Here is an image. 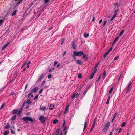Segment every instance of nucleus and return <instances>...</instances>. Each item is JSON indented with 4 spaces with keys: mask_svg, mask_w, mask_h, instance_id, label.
Listing matches in <instances>:
<instances>
[{
    "mask_svg": "<svg viewBox=\"0 0 135 135\" xmlns=\"http://www.w3.org/2000/svg\"><path fill=\"white\" fill-rule=\"evenodd\" d=\"M131 84L132 83L131 82L129 83L127 87L126 91V93H128V91H129L130 89L131 88V87H130V86Z\"/></svg>",
    "mask_w": 135,
    "mask_h": 135,
    "instance_id": "obj_8",
    "label": "nucleus"
},
{
    "mask_svg": "<svg viewBox=\"0 0 135 135\" xmlns=\"http://www.w3.org/2000/svg\"><path fill=\"white\" fill-rule=\"evenodd\" d=\"M65 40L64 39H63L62 41V42L61 43V45H62L64 42L65 41Z\"/></svg>",
    "mask_w": 135,
    "mask_h": 135,
    "instance_id": "obj_62",
    "label": "nucleus"
},
{
    "mask_svg": "<svg viewBox=\"0 0 135 135\" xmlns=\"http://www.w3.org/2000/svg\"><path fill=\"white\" fill-rule=\"evenodd\" d=\"M10 125L9 123H7L6 125L5 126L4 128L6 129H8L9 128Z\"/></svg>",
    "mask_w": 135,
    "mask_h": 135,
    "instance_id": "obj_18",
    "label": "nucleus"
},
{
    "mask_svg": "<svg viewBox=\"0 0 135 135\" xmlns=\"http://www.w3.org/2000/svg\"><path fill=\"white\" fill-rule=\"evenodd\" d=\"M109 52L107 51L105 52L103 56L105 59L107 55L108 54Z\"/></svg>",
    "mask_w": 135,
    "mask_h": 135,
    "instance_id": "obj_26",
    "label": "nucleus"
},
{
    "mask_svg": "<svg viewBox=\"0 0 135 135\" xmlns=\"http://www.w3.org/2000/svg\"><path fill=\"white\" fill-rule=\"evenodd\" d=\"M119 56H117L115 57L114 58V60L115 61L116 60H118L119 58Z\"/></svg>",
    "mask_w": 135,
    "mask_h": 135,
    "instance_id": "obj_37",
    "label": "nucleus"
},
{
    "mask_svg": "<svg viewBox=\"0 0 135 135\" xmlns=\"http://www.w3.org/2000/svg\"><path fill=\"white\" fill-rule=\"evenodd\" d=\"M112 47L110 48V49L108 51L109 53L110 52V51L112 50Z\"/></svg>",
    "mask_w": 135,
    "mask_h": 135,
    "instance_id": "obj_57",
    "label": "nucleus"
},
{
    "mask_svg": "<svg viewBox=\"0 0 135 135\" xmlns=\"http://www.w3.org/2000/svg\"><path fill=\"white\" fill-rule=\"evenodd\" d=\"M45 75L44 73L42 74L41 75L38 79V80L37 81V83L38 82H40L41 80L44 78Z\"/></svg>",
    "mask_w": 135,
    "mask_h": 135,
    "instance_id": "obj_7",
    "label": "nucleus"
},
{
    "mask_svg": "<svg viewBox=\"0 0 135 135\" xmlns=\"http://www.w3.org/2000/svg\"><path fill=\"white\" fill-rule=\"evenodd\" d=\"M47 118L45 117L41 116L40 117L39 120L41 121V123L44 124L45 123V120Z\"/></svg>",
    "mask_w": 135,
    "mask_h": 135,
    "instance_id": "obj_4",
    "label": "nucleus"
},
{
    "mask_svg": "<svg viewBox=\"0 0 135 135\" xmlns=\"http://www.w3.org/2000/svg\"><path fill=\"white\" fill-rule=\"evenodd\" d=\"M124 31V30H122L121 31V32H120V33H119V35H118V37H120L123 33Z\"/></svg>",
    "mask_w": 135,
    "mask_h": 135,
    "instance_id": "obj_23",
    "label": "nucleus"
},
{
    "mask_svg": "<svg viewBox=\"0 0 135 135\" xmlns=\"http://www.w3.org/2000/svg\"><path fill=\"white\" fill-rule=\"evenodd\" d=\"M84 85H85V83H83L82 85H80V87L79 89H81L82 88H83V87Z\"/></svg>",
    "mask_w": 135,
    "mask_h": 135,
    "instance_id": "obj_39",
    "label": "nucleus"
},
{
    "mask_svg": "<svg viewBox=\"0 0 135 135\" xmlns=\"http://www.w3.org/2000/svg\"><path fill=\"white\" fill-rule=\"evenodd\" d=\"M99 64V62H98L96 64V65L95 66L94 68V70H95V69H96L97 68V67H98Z\"/></svg>",
    "mask_w": 135,
    "mask_h": 135,
    "instance_id": "obj_46",
    "label": "nucleus"
},
{
    "mask_svg": "<svg viewBox=\"0 0 135 135\" xmlns=\"http://www.w3.org/2000/svg\"><path fill=\"white\" fill-rule=\"evenodd\" d=\"M22 0H19V1L17 3H16L15 6H14L13 8H15L16 6H17L18 5H19L20 4V2L22 1Z\"/></svg>",
    "mask_w": 135,
    "mask_h": 135,
    "instance_id": "obj_19",
    "label": "nucleus"
},
{
    "mask_svg": "<svg viewBox=\"0 0 135 135\" xmlns=\"http://www.w3.org/2000/svg\"><path fill=\"white\" fill-rule=\"evenodd\" d=\"M54 106V105H52V104H50L49 105L50 107L49 108V109L51 110H52Z\"/></svg>",
    "mask_w": 135,
    "mask_h": 135,
    "instance_id": "obj_15",
    "label": "nucleus"
},
{
    "mask_svg": "<svg viewBox=\"0 0 135 135\" xmlns=\"http://www.w3.org/2000/svg\"><path fill=\"white\" fill-rule=\"evenodd\" d=\"M84 59L85 60H87L88 59V57L86 56V54H84L83 52V54L82 55Z\"/></svg>",
    "mask_w": 135,
    "mask_h": 135,
    "instance_id": "obj_22",
    "label": "nucleus"
},
{
    "mask_svg": "<svg viewBox=\"0 0 135 135\" xmlns=\"http://www.w3.org/2000/svg\"><path fill=\"white\" fill-rule=\"evenodd\" d=\"M119 38V37L117 36L115 38V39L114 40V41H113V42L112 43V45H113L118 40V39Z\"/></svg>",
    "mask_w": 135,
    "mask_h": 135,
    "instance_id": "obj_16",
    "label": "nucleus"
},
{
    "mask_svg": "<svg viewBox=\"0 0 135 135\" xmlns=\"http://www.w3.org/2000/svg\"><path fill=\"white\" fill-rule=\"evenodd\" d=\"M117 114H118L117 112L115 113V114H114V115L113 117L115 118L116 117V116Z\"/></svg>",
    "mask_w": 135,
    "mask_h": 135,
    "instance_id": "obj_52",
    "label": "nucleus"
},
{
    "mask_svg": "<svg viewBox=\"0 0 135 135\" xmlns=\"http://www.w3.org/2000/svg\"><path fill=\"white\" fill-rule=\"evenodd\" d=\"M10 130L11 131V133L12 134H15V132L11 128Z\"/></svg>",
    "mask_w": 135,
    "mask_h": 135,
    "instance_id": "obj_35",
    "label": "nucleus"
},
{
    "mask_svg": "<svg viewBox=\"0 0 135 135\" xmlns=\"http://www.w3.org/2000/svg\"><path fill=\"white\" fill-rule=\"evenodd\" d=\"M22 120L27 123H28V121H31V122H33V120L32 118L27 117H23L22 118Z\"/></svg>",
    "mask_w": 135,
    "mask_h": 135,
    "instance_id": "obj_3",
    "label": "nucleus"
},
{
    "mask_svg": "<svg viewBox=\"0 0 135 135\" xmlns=\"http://www.w3.org/2000/svg\"><path fill=\"white\" fill-rule=\"evenodd\" d=\"M112 47L110 48V49L108 51L109 53L110 52V51L112 50Z\"/></svg>",
    "mask_w": 135,
    "mask_h": 135,
    "instance_id": "obj_55",
    "label": "nucleus"
},
{
    "mask_svg": "<svg viewBox=\"0 0 135 135\" xmlns=\"http://www.w3.org/2000/svg\"><path fill=\"white\" fill-rule=\"evenodd\" d=\"M94 75V74L93 73H92L91 75H90V76H89V79H91L93 78Z\"/></svg>",
    "mask_w": 135,
    "mask_h": 135,
    "instance_id": "obj_25",
    "label": "nucleus"
},
{
    "mask_svg": "<svg viewBox=\"0 0 135 135\" xmlns=\"http://www.w3.org/2000/svg\"><path fill=\"white\" fill-rule=\"evenodd\" d=\"M106 76V72L105 71H104L103 74V76H102V78H103V79H104L105 78V76Z\"/></svg>",
    "mask_w": 135,
    "mask_h": 135,
    "instance_id": "obj_31",
    "label": "nucleus"
},
{
    "mask_svg": "<svg viewBox=\"0 0 135 135\" xmlns=\"http://www.w3.org/2000/svg\"><path fill=\"white\" fill-rule=\"evenodd\" d=\"M58 122V120L55 119L53 121V123L54 124H56Z\"/></svg>",
    "mask_w": 135,
    "mask_h": 135,
    "instance_id": "obj_28",
    "label": "nucleus"
},
{
    "mask_svg": "<svg viewBox=\"0 0 135 135\" xmlns=\"http://www.w3.org/2000/svg\"><path fill=\"white\" fill-rule=\"evenodd\" d=\"M78 78H81L82 77V75L80 73H79L78 76Z\"/></svg>",
    "mask_w": 135,
    "mask_h": 135,
    "instance_id": "obj_38",
    "label": "nucleus"
},
{
    "mask_svg": "<svg viewBox=\"0 0 135 135\" xmlns=\"http://www.w3.org/2000/svg\"><path fill=\"white\" fill-rule=\"evenodd\" d=\"M126 123L125 122H124L122 124V125L121 127H124Z\"/></svg>",
    "mask_w": 135,
    "mask_h": 135,
    "instance_id": "obj_44",
    "label": "nucleus"
},
{
    "mask_svg": "<svg viewBox=\"0 0 135 135\" xmlns=\"http://www.w3.org/2000/svg\"><path fill=\"white\" fill-rule=\"evenodd\" d=\"M14 94H15L13 92H11L10 93V95H13Z\"/></svg>",
    "mask_w": 135,
    "mask_h": 135,
    "instance_id": "obj_64",
    "label": "nucleus"
},
{
    "mask_svg": "<svg viewBox=\"0 0 135 135\" xmlns=\"http://www.w3.org/2000/svg\"><path fill=\"white\" fill-rule=\"evenodd\" d=\"M76 63L80 65H81L83 64V61L79 60H78L76 61Z\"/></svg>",
    "mask_w": 135,
    "mask_h": 135,
    "instance_id": "obj_9",
    "label": "nucleus"
},
{
    "mask_svg": "<svg viewBox=\"0 0 135 135\" xmlns=\"http://www.w3.org/2000/svg\"><path fill=\"white\" fill-rule=\"evenodd\" d=\"M97 71V69H95V70L94 71H93L92 73H93L94 74H95V73L96 72V71Z\"/></svg>",
    "mask_w": 135,
    "mask_h": 135,
    "instance_id": "obj_63",
    "label": "nucleus"
},
{
    "mask_svg": "<svg viewBox=\"0 0 135 135\" xmlns=\"http://www.w3.org/2000/svg\"><path fill=\"white\" fill-rule=\"evenodd\" d=\"M47 109L46 108H45V107H43V106H40V110H43L44 111L45 110H46Z\"/></svg>",
    "mask_w": 135,
    "mask_h": 135,
    "instance_id": "obj_21",
    "label": "nucleus"
},
{
    "mask_svg": "<svg viewBox=\"0 0 135 135\" xmlns=\"http://www.w3.org/2000/svg\"><path fill=\"white\" fill-rule=\"evenodd\" d=\"M110 125V123L109 122V121H107L103 128V133L106 132Z\"/></svg>",
    "mask_w": 135,
    "mask_h": 135,
    "instance_id": "obj_2",
    "label": "nucleus"
},
{
    "mask_svg": "<svg viewBox=\"0 0 135 135\" xmlns=\"http://www.w3.org/2000/svg\"><path fill=\"white\" fill-rule=\"evenodd\" d=\"M38 95H36L34 98V100H36V99H37L38 98Z\"/></svg>",
    "mask_w": 135,
    "mask_h": 135,
    "instance_id": "obj_48",
    "label": "nucleus"
},
{
    "mask_svg": "<svg viewBox=\"0 0 135 135\" xmlns=\"http://www.w3.org/2000/svg\"><path fill=\"white\" fill-rule=\"evenodd\" d=\"M60 128H58L57 129L56 131V132L55 133L57 134H59V133L60 131Z\"/></svg>",
    "mask_w": 135,
    "mask_h": 135,
    "instance_id": "obj_30",
    "label": "nucleus"
},
{
    "mask_svg": "<svg viewBox=\"0 0 135 135\" xmlns=\"http://www.w3.org/2000/svg\"><path fill=\"white\" fill-rule=\"evenodd\" d=\"M5 103H4L0 107V110L2 109L4 107V105Z\"/></svg>",
    "mask_w": 135,
    "mask_h": 135,
    "instance_id": "obj_40",
    "label": "nucleus"
},
{
    "mask_svg": "<svg viewBox=\"0 0 135 135\" xmlns=\"http://www.w3.org/2000/svg\"><path fill=\"white\" fill-rule=\"evenodd\" d=\"M113 89V88L112 87L110 90L108 94H110L112 92V91Z\"/></svg>",
    "mask_w": 135,
    "mask_h": 135,
    "instance_id": "obj_34",
    "label": "nucleus"
},
{
    "mask_svg": "<svg viewBox=\"0 0 135 135\" xmlns=\"http://www.w3.org/2000/svg\"><path fill=\"white\" fill-rule=\"evenodd\" d=\"M69 108V107L68 106H67L65 109V111L64 112V114H65L67 113L68 112V109Z\"/></svg>",
    "mask_w": 135,
    "mask_h": 135,
    "instance_id": "obj_13",
    "label": "nucleus"
},
{
    "mask_svg": "<svg viewBox=\"0 0 135 135\" xmlns=\"http://www.w3.org/2000/svg\"><path fill=\"white\" fill-rule=\"evenodd\" d=\"M112 47L110 48V49L108 51L109 53L110 52V51L112 50Z\"/></svg>",
    "mask_w": 135,
    "mask_h": 135,
    "instance_id": "obj_53",
    "label": "nucleus"
},
{
    "mask_svg": "<svg viewBox=\"0 0 135 135\" xmlns=\"http://www.w3.org/2000/svg\"><path fill=\"white\" fill-rule=\"evenodd\" d=\"M122 128H121L119 130V131H118V133H120L122 131Z\"/></svg>",
    "mask_w": 135,
    "mask_h": 135,
    "instance_id": "obj_59",
    "label": "nucleus"
},
{
    "mask_svg": "<svg viewBox=\"0 0 135 135\" xmlns=\"http://www.w3.org/2000/svg\"><path fill=\"white\" fill-rule=\"evenodd\" d=\"M101 75H100L99 76V77L98 78V79H97V81H98L99 80L100 78H101Z\"/></svg>",
    "mask_w": 135,
    "mask_h": 135,
    "instance_id": "obj_58",
    "label": "nucleus"
},
{
    "mask_svg": "<svg viewBox=\"0 0 135 135\" xmlns=\"http://www.w3.org/2000/svg\"><path fill=\"white\" fill-rule=\"evenodd\" d=\"M65 120H63V126H62V127H63L64 126V125L65 124Z\"/></svg>",
    "mask_w": 135,
    "mask_h": 135,
    "instance_id": "obj_61",
    "label": "nucleus"
},
{
    "mask_svg": "<svg viewBox=\"0 0 135 135\" xmlns=\"http://www.w3.org/2000/svg\"><path fill=\"white\" fill-rule=\"evenodd\" d=\"M44 2L45 4L49 2V0H44Z\"/></svg>",
    "mask_w": 135,
    "mask_h": 135,
    "instance_id": "obj_50",
    "label": "nucleus"
},
{
    "mask_svg": "<svg viewBox=\"0 0 135 135\" xmlns=\"http://www.w3.org/2000/svg\"><path fill=\"white\" fill-rule=\"evenodd\" d=\"M115 118H114V117H113L112 120H111V122L112 123H113L114 122V120L115 119Z\"/></svg>",
    "mask_w": 135,
    "mask_h": 135,
    "instance_id": "obj_60",
    "label": "nucleus"
},
{
    "mask_svg": "<svg viewBox=\"0 0 135 135\" xmlns=\"http://www.w3.org/2000/svg\"><path fill=\"white\" fill-rule=\"evenodd\" d=\"M108 99H107V102L106 103V104H109V101H110V94H108Z\"/></svg>",
    "mask_w": 135,
    "mask_h": 135,
    "instance_id": "obj_14",
    "label": "nucleus"
},
{
    "mask_svg": "<svg viewBox=\"0 0 135 135\" xmlns=\"http://www.w3.org/2000/svg\"><path fill=\"white\" fill-rule=\"evenodd\" d=\"M112 47L110 48V49L108 51L109 53L110 52V51L112 50Z\"/></svg>",
    "mask_w": 135,
    "mask_h": 135,
    "instance_id": "obj_54",
    "label": "nucleus"
},
{
    "mask_svg": "<svg viewBox=\"0 0 135 135\" xmlns=\"http://www.w3.org/2000/svg\"><path fill=\"white\" fill-rule=\"evenodd\" d=\"M43 89H41L40 90H39V93H40V94H41V93L42 92V91H43Z\"/></svg>",
    "mask_w": 135,
    "mask_h": 135,
    "instance_id": "obj_47",
    "label": "nucleus"
},
{
    "mask_svg": "<svg viewBox=\"0 0 135 135\" xmlns=\"http://www.w3.org/2000/svg\"><path fill=\"white\" fill-rule=\"evenodd\" d=\"M18 110L17 109H15L13 110L12 111V114H16L17 113V112H18Z\"/></svg>",
    "mask_w": 135,
    "mask_h": 135,
    "instance_id": "obj_20",
    "label": "nucleus"
},
{
    "mask_svg": "<svg viewBox=\"0 0 135 135\" xmlns=\"http://www.w3.org/2000/svg\"><path fill=\"white\" fill-rule=\"evenodd\" d=\"M71 47L74 50L76 49L77 48V45L75 44V41L73 40L71 43Z\"/></svg>",
    "mask_w": 135,
    "mask_h": 135,
    "instance_id": "obj_6",
    "label": "nucleus"
},
{
    "mask_svg": "<svg viewBox=\"0 0 135 135\" xmlns=\"http://www.w3.org/2000/svg\"><path fill=\"white\" fill-rule=\"evenodd\" d=\"M76 94H74L73 95L71 96V98L72 99H73L76 96Z\"/></svg>",
    "mask_w": 135,
    "mask_h": 135,
    "instance_id": "obj_42",
    "label": "nucleus"
},
{
    "mask_svg": "<svg viewBox=\"0 0 135 135\" xmlns=\"http://www.w3.org/2000/svg\"><path fill=\"white\" fill-rule=\"evenodd\" d=\"M26 103L28 105L30 104L31 103V102L30 101V99L29 100L28 99V100H27V101L26 102Z\"/></svg>",
    "mask_w": 135,
    "mask_h": 135,
    "instance_id": "obj_36",
    "label": "nucleus"
},
{
    "mask_svg": "<svg viewBox=\"0 0 135 135\" xmlns=\"http://www.w3.org/2000/svg\"><path fill=\"white\" fill-rule=\"evenodd\" d=\"M117 15V13H115L114 15L112 17L111 19L110 20V23H112L113 22V21H112L115 17Z\"/></svg>",
    "mask_w": 135,
    "mask_h": 135,
    "instance_id": "obj_10",
    "label": "nucleus"
},
{
    "mask_svg": "<svg viewBox=\"0 0 135 135\" xmlns=\"http://www.w3.org/2000/svg\"><path fill=\"white\" fill-rule=\"evenodd\" d=\"M16 118V115H15L13 116L11 118V120H15Z\"/></svg>",
    "mask_w": 135,
    "mask_h": 135,
    "instance_id": "obj_27",
    "label": "nucleus"
},
{
    "mask_svg": "<svg viewBox=\"0 0 135 135\" xmlns=\"http://www.w3.org/2000/svg\"><path fill=\"white\" fill-rule=\"evenodd\" d=\"M3 20L1 19L0 20V26H1L3 23Z\"/></svg>",
    "mask_w": 135,
    "mask_h": 135,
    "instance_id": "obj_41",
    "label": "nucleus"
},
{
    "mask_svg": "<svg viewBox=\"0 0 135 135\" xmlns=\"http://www.w3.org/2000/svg\"><path fill=\"white\" fill-rule=\"evenodd\" d=\"M45 80H44L42 82V83L41 86H42L44 85L45 84Z\"/></svg>",
    "mask_w": 135,
    "mask_h": 135,
    "instance_id": "obj_51",
    "label": "nucleus"
},
{
    "mask_svg": "<svg viewBox=\"0 0 135 135\" xmlns=\"http://www.w3.org/2000/svg\"><path fill=\"white\" fill-rule=\"evenodd\" d=\"M96 122V120H95L93 122L92 125V126L91 128V129H93L95 125V123Z\"/></svg>",
    "mask_w": 135,
    "mask_h": 135,
    "instance_id": "obj_24",
    "label": "nucleus"
},
{
    "mask_svg": "<svg viewBox=\"0 0 135 135\" xmlns=\"http://www.w3.org/2000/svg\"><path fill=\"white\" fill-rule=\"evenodd\" d=\"M74 55H72V56L75 58V56H81L83 54V52L82 51L77 52L74 51L73 52Z\"/></svg>",
    "mask_w": 135,
    "mask_h": 135,
    "instance_id": "obj_1",
    "label": "nucleus"
},
{
    "mask_svg": "<svg viewBox=\"0 0 135 135\" xmlns=\"http://www.w3.org/2000/svg\"><path fill=\"white\" fill-rule=\"evenodd\" d=\"M38 88L36 87H35L29 93L28 97H29L33 92L36 93L38 90Z\"/></svg>",
    "mask_w": 135,
    "mask_h": 135,
    "instance_id": "obj_5",
    "label": "nucleus"
},
{
    "mask_svg": "<svg viewBox=\"0 0 135 135\" xmlns=\"http://www.w3.org/2000/svg\"><path fill=\"white\" fill-rule=\"evenodd\" d=\"M8 132L7 131H6L4 132V135H7L8 134Z\"/></svg>",
    "mask_w": 135,
    "mask_h": 135,
    "instance_id": "obj_43",
    "label": "nucleus"
},
{
    "mask_svg": "<svg viewBox=\"0 0 135 135\" xmlns=\"http://www.w3.org/2000/svg\"><path fill=\"white\" fill-rule=\"evenodd\" d=\"M89 36V33H87V34H86V33H84V36L85 38H86L88 37Z\"/></svg>",
    "mask_w": 135,
    "mask_h": 135,
    "instance_id": "obj_33",
    "label": "nucleus"
},
{
    "mask_svg": "<svg viewBox=\"0 0 135 135\" xmlns=\"http://www.w3.org/2000/svg\"><path fill=\"white\" fill-rule=\"evenodd\" d=\"M89 87H88V88H87L86 89V90H85V91L83 93V95H82V96L83 97L86 94L87 92V90H88V89L89 88Z\"/></svg>",
    "mask_w": 135,
    "mask_h": 135,
    "instance_id": "obj_29",
    "label": "nucleus"
},
{
    "mask_svg": "<svg viewBox=\"0 0 135 135\" xmlns=\"http://www.w3.org/2000/svg\"><path fill=\"white\" fill-rule=\"evenodd\" d=\"M80 90H78L75 93L76 94V97H79V94H80Z\"/></svg>",
    "mask_w": 135,
    "mask_h": 135,
    "instance_id": "obj_12",
    "label": "nucleus"
},
{
    "mask_svg": "<svg viewBox=\"0 0 135 135\" xmlns=\"http://www.w3.org/2000/svg\"><path fill=\"white\" fill-rule=\"evenodd\" d=\"M107 21L106 20H105L104 22V23H103V26L104 27L105 26V24H106V23H107Z\"/></svg>",
    "mask_w": 135,
    "mask_h": 135,
    "instance_id": "obj_45",
    "label": "nucleus"
},
{
    "mask_svg": "<svg viewBox=\"0 0 135 135\" xmlns=\"http://www.w3.org/2000/svg\"><path fill=\"white\" fill-rule=\"evenodd\" d=\"M10 42H7L6 44L4 45V46L2 47V48L1 50H4L8 46Z\"/></svg>",
    "mask_w": 135,
    "mask_h": 135,
    "instance_id": "obj_11",
    "label": "nucleus"
},
{
    "mask_svg": "<svg viewBox=\"0 0 135 135\" xmlns=\"http://www.w3.org/2000/svg\"><path fill=\"white\" fill-rule=\"evenodd\" d=\"M17 11V10H16V9L11 14V16H14V15H15Z\"/></svg>",
    "mask_w": 135,
    "mask_h": 135,
    "instance_id": "obj_32",
    "label": "nucleus"
},
{
    "mask_svg": "<svg viewBox=\"0 0 135 135\" xmlns=\"http://www.w3.org/2000/svg\"><path fill=\"white\" fill-rule=\"evenodd\" d=\"M112 47L110 48V49L108 51L109 53L110 52V51L112 50Z\"/></svg>",
    "mask_w": 135,
    "mask_h": 135,
    "instance_id": "obj_56",
    "label": "nucleus"
},
{
    "mask_svg": "<svg viewBox=\"0 0 135 135\" xmlns=\"http://www.w3.org/2000/svg\"><path fill=\"white\" fill-rule=\"evenodd\" d=\"M23 108L22 107L20 109L19 111H18L17 114L18 115H19L20 114H21L23 110Z\"/></svg>",
    "mask_w": 135,
    "mask_h": 135,
    "instance_id": "obj_17",
    "label": "nucleus"
},
{
    "mask_svg": "<svg viewBox=\"0 0 135 135\" xmlns=\"http://www.w3.org/2000/svg\"><path fill=\"white\" fill-rule=\"evenodd\" d=\"M52 77V76L51 74H50L48 76V79L51 78Z\"/></svg>",
    "mask_w": 135,
    "mask_h": 135,
    "instance_id": "obj_49",
    "label": "nucleus"
}]
</instances>
